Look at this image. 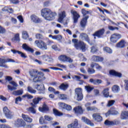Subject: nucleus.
<instances>
[{
	"instance_id": "obj_1",
	"label": "nucleus",
	"mask_w": 128,
	"mask_h": 128,
	"mask_svg": "<svg viewBox=\"0 0 128 128\" xmlns=\"http://www.w3.org/2000/svg\"><path fill=\"white\" fill-rule=\"evenodd\" d=\"M42 16L47 20H52L56 16V13L52 12V10L48 8H44L41 10Z\"/></svg>"
},
{
	"instance_id": "obj_2",
	"label": "nucleus",
	"mask_w": 128,
	"mask_h": 128,
	"mask_svg": "<svg viewBox=\"0 0 128 128\" xmlns=\"http://www.w3.org/2000/svg\"><path fill=\"white\" fill-rule=\"evenodd\" d=\"M58 16H59V17L58 18V22H60V24H63L64 26H68V22L70 20V18H67L66 20V22H64V18L66 16V12L65 11L62 12L61 13H60L58 14Z\"/></svg>"
},
{
	"instance_id": "obj_3",
	"label": "nucleus",
	"mask_w": 128,
	"mask_h": 128,
	"mask_svg": "<svg viewBox=\"0 0 128 128\" xmlns=\"http://www.w3.org/2000/svg\"><path fill=\"white\" fill-rule=\"evenodd\" d=\"M3 112L6 118L8 120H12L14 118V112L10 111L6 106L3 108Z\"/></svg>"
},
{
	"instance_id": "obj_4",
	"label": "nucleus",
	"mask_w": 128,
	"mask_h": 128,
	"mask_svg": "<svg viewBox=\"0 0 128 128\" xmlns=\"http://www.w3.org/2000/svg\"><path fill=\"white\" fill-rule=\"evenodd\" d=\"M36 44L38 48H40L42 50H48V46H46V44L42 40H36L34 42Z\"/></svg>"
},
{
	"instance_id": "obj_5",
	"label": "nucleus",
	"mask_w": 128,
	"mask_h": 128,
	"mask_svg": "<svg viewBox=\"0 0 128 128\" xmlns=\"http://www.w3.org/2000/svg\"><path fill=\"white\" fill-rule=\"evenodd\" d=\"M58 59L61 62H69L70 64H72V62H74V60L66 55L60 56L58 57Z\"/></svg>"
},
{
	"instance_id": "obj_6",
	"label": "nucleus",
	"mask_w": 128,
	"mask_h": 128,
	"mask_svg": "<svg viewBox=\"0 0 128 128\" xmlns=\"http://www.w3.org/2000/svg\"><path fill=\"white\" fill-rule=\"evenodd\" d=\"M106 30L104 28L100 29L98 31H96L94 34H92L93 36H94V38H96V36H98V38H102V36L104 34Z\"/></svg>"
},
{
	"instance_id": "obj_7",
	"label": "nucleus",
	"mask_w": 128,
	"mask_h": 128,
	"mask_svg": "<svg viewBox=\"0 0 128 128\" xmlns=\"http://www.w3.org/2000/svg\"><path fill=\"white\" fill-rule=\"evenodd\" d=\"M70 12L72 14L73 16L74 23H78V18H80V14H78V12H76V11L74 10H71Z\"/></svg>"
},
{
	"instance_id": "obj_8",
	"label": "nucleus",
	"mask_w": 128,
	"mask_h": 128,
	"mask_svg": "<svg viewBox=\"0 0 128 128\" xmlns=\"http://www.w3.org/2000/svg\"><path fill=\"white\" fill-rule=\"evenodd\" d=\"M122 38V35L117 33L112 34L110 36V40L112 42H116L120 38Z\"/></svg>"
},
{
	"instance_id": "obj_9",
	"label": "nucleus",
	"mask_w": 128,
	"mask_h": 128,
	"mask_svg": "<svg viewBox=\"0 0 128 128\" xmlns=\"http://www.w3.org/2000/svg\"><path fill=\"white\" fill-rule=\"evenodd\" d=\"M76 94L77 96V100L78 101L82 100L84 98V95H82V88H76Z\"/></svg>"
},
{
	"instance_id": "obj_10",
	"label": "nucleus",
	"mask_w": 128,
	"mask_h": 128,
	"mask_svg": "<svg viewBox=\"0 0 128 128\" xmlns=\"http://www.w3.org/2000/svg\"><path fill=\"white\" fill-rule=\"evenodd\" d=\"M29 74L32 78H34V76H44V74L42 72H39L38 70H32L30 71Z\"/></svg>"
},
{
	"instance_id": "obj_11",
	"label": "nucleus",
	"mask_w": 128,
	"mask_h": 128,
	"mask_svg": "<svg viewBox=\"0 0 128 128\" xmlns=\"http://www.w3.org/2000/svg\"><path fill=\"white\" fill-rule=\"evenodd\" d=\"M90 18L88 16H86L84 18H82L80 22V26L82 28H84L88 24V19Z\"/></svg>"
},
{
	"instance_id": "obj_12",
	"label": "nucleus",
	"mask_w": 128,
	"mask_h": 128,
	"mask_svg": "<svg viewBox=\"0 0 128 128\" xmlns=\"http://www.w3.org/2000/svg\"><path fill=\"white\" fill-rule=\"evenodd\" d=\"M46 80V78L44 76H42L39 74L34 77L33 82H42V80Z\"/></svg>"
},
{
	"instance_id": "obj_13",
	"label": "nucleus",
	"mask_w": 128,
	"mask_h": 128,
	"mask_svg": "<svg viewBox=\"0 0 128 128\" xmlns=\"http://www.w3.org/2000/svg\"><path fill=\"white\" fill-rule=\"evenodd\" d=\"M10 84H12V86H10V85H8V90H10L11 92H12V90H16V88H18V84L14 82V81H12L10 82Z\"/></svg>"
},
{
	"instance_id": "obj_14",
	"label": "nucleus",
	"mask_w": 128,
	"mask_h": 128,
	"mask_svg": "<svg viewBox=\"0 0 128 128\" xmlns=\"http://www.w3.org/2000/svg\"><path fill=\"white\" fill-rule=\"evenodd\" d=\"M14 124L16 126H26V122L22 119H18L14 122Z\"/></svg>"
},
{
	"instance_id": "obj_15",
	"label": "nucleus",
	"mask_w": 128,
	"mask_h": 128,
	"mask_svg": "<svg viewBox=\"0 0 128 128\" xmlns=\"http://www.w3.org/2000/svg\"><path fill=\"white\" fill-rule=\"evenodd\" d=\"M92 118L97 122H102V117L100 114L98 113L94 114H92Z\"/></svg>"
},
{
	"instance_id": "obj_16",
	"label": "nucleus",
	"mask_w": 128,
	"mask_h": 128,
	"mask_svg": "<svg viewBox=\"0 0 128 128\" xmlns=\"http://www.w3.org/2000/svg\"><path fill=\"white\" fill-rule=\"evenodd\" d=\"M74 111L76 114H82V108L80 106H78L74 108Z\"/></svg>"
},
{
	"instance_id": "obj_17",
	"label": "nucleus",
	"mask_w": 128,
	"mask_h": 128,
	"mask_svg": "<svg viewBox=\"0 0 128 128\" xmlns=\"http://www.w3.org/2000/svg\"><path fill=\"white\" fill-rule=\"evenodd\" d=\"M36 90H40V94H44V84H37L36 86Z\"/></svg>"
},
{
	"instance_id": "obj_18",
	"label": "nucleus",
	"mask_w": 128,
	"mask_h": 128,
	"mask_svg": "<svg viewBox=\"0 0 128 128\" xmlns=\"http://www.w3.org/2000/svg\"><path fill=\"white\" fill-rule=\"evenodd\" d=\"M78 126V120L76 119L71 124L68 126V128H77Z\"/></svg>"
},
{
	"instance_id": "obj_19",
	"label": "nucleus",
	"mask_w": 128,
	"mask_h": 128,
	"mask_svg": "<svg viewBox=\"0 0 128 128\" xmlns=\"http://www.w3.org/2000/svg\"><path fill=\"white\" fill-rule=\"evenodd\" d=\"M22 48L26 52H34V49L28 46L26 44H24L22 46Z\"/></svg>"
},
{
	"instance_id": "obj_20",
	"label": "nucleus",
	"mask_w": 128,
	"mask_h": 128,
	"mask_svg": "<svg viewBox=\"0 0 128 128\" xmlns=\"http://www.w3.org/2000/svg\"><path fill=\"white\" fill-rule=\"evenodd\" d=\"M82 120L85 124H89L91 126H94V123L92 122V121L88 119V118L82 116Z\"/></svg>"
},
{
	"instance_id": "obj_21",
	"label": "nucleus",
	"mask_w": 128,
	"mask_h": 128,
	"mask_svg": "<svg viewBox=\"0 0 128 128\" xmlns=\"http://www.w3.org/2000/svg\"><path fill=\"white\" fill-rule=\"evenodd\" d=\"M11 52L14 54H20V56L24 58H27L26 56V54L22 52H21L20 51L16 50H11Z\"/></svg>"
},
{
	"instance_id": "obj_22",
	"label": "nucleus",
	"mask_w": 128,
	"mask_h": 128,
	"mask_svg": "<svg viewBox=\"0 0 128 128\" xmlns=\"http://www.w3.org/2000/svg\"><path fill=\"white\" fill-rule=\"evenodd\" d=\"M22 118H23L25 122H32V118H30L28 116L22 114Z\"/></svg>"
},
{
	"instance_id": "obj_23",
	"label": "nucleus",
	"mask_w": 128,
	"mask_h": 128,
	"mask_svg": "<svg viewBox=\"0 0 128 128\" xmlns=\"http://www.w3.org/2000/svg\"><path fill=\"white\" fill-rule=\"evenodd\" d=\"M6 59L0 58V66L8 68V64H6Z\"/></svg>"
},
{
	"instance_id": "obj_24",
	"label": "nucleus",
	"mask_w": 128,
	"mask_h": 128,
	"mask_svg": "<svg viewBox=\"0 0 128 128\" xmlns=\"http://www.w3.org/2000/svg\"><path fill=\"white\" fill-rule=\"evenodd\" d=\"M90 82H91V84H95L96 86L97 84H102V80L100 79L94 80V78H90Z\"/></svg>"
},
{
	"instance_id": "obj_25",
	"label": "nucleus",
	"mask_w": 128,
	"mask_h": 128,
	"mask_svg": "<svg viewBox=\"0 0 128 128\" xmlns=\"http://www.w3.org/2000/svg\"><path fill=\"white\" fill-rule=\"evenodd\" d=\"M80 36L82 38V40H86L87 42L89 43L90 44H92L90 43V38L86 34L82 33L80 34Z\"/></svg>"
},
{
	"instance_id": "obj_26",
	"label": "nucleus",
	"mask_w": 128,
	"mask_h": 128,
	"mask_svg": "<svg viewBox=\"0 0 128 128\" xmlns=\"http://www.w3.org/2000/svg\"><path fill=\"white\" fill-rule=\"evenodd\" d=\"M92 60L94 62H102L104 60V58L96 56H93L92 57Z\"/></svg>"
},
{
	"instance_id": "obj_27",
	"label": "nucleus",
	"mask_w": 128,
	"mask_h": 128,
	"mask_svg": "<svg viewBox=\"0 0 128 128\" xmlns=\"http://www.w3.org/2000/svg\"><path fill=\"white\" fill-rule=\"evenodd\" d=\"M31 20L34 22H36V24H38V22H42L40 19L36 15L32 16Z\"/></svg>"
},
{
	"instance_id": "obj_28",
	"label": "nucleus",
	"mask_w": 128,
	"mask_h": 128,
	"mask_svg": "<svg viewBox=\"0 0 128 128\" xmlns=\"http://www.w3.org/2000/svg\"><path fill=\"white\" fill-rule=\"evenodd\" d=\"M110 88H106L102 92V94H103L104 98H108V96H110V92H108Z\"/></svg>"
},
{
	"instance_id": "obj_29",
	"label": "nucleus",
	"mask_w": 128,
	"mask_h": 128,
	"mask_svg": "<svg viewBox=\"0 0 128 128\" xmlns=\"http://www.w3.org/2000/svg\"><path fill=\"white\" fill-rule=\"evenodd\" d=\"M120 118L122 120L128 118V111H123L121 114Z\"/></svg>"
},
{
	"instance_id": "obj_30",
	"label": "nucleus",
	"mask_w": 128,
	"mask_h": 128,
	"mask_svg": "<svg viewBox=\"0 0 128 128\" xmlns=\"http://www.w3.org/2000/svg\"><path fill=\"white\" fill-rule=\"evenodd\" d=\"M40 112H48V107L46 104H44L42 107L39 108Z\"/></svg>"
},
{
	"instance_id": "obj_31",
	"label": "nucleus",
	"mask_w": 128,
	"mask_h": 128,
	"mask_svg": "<svg viewBox=\"0 0 128 128\" xmlns=\"http://www.w3.org/2000/svg\"><path fill=\"white\" fill-rule=\"evenodd\" d=\"M112 91L114 93L116 94L120 90V86H118V85H114L112 88Z\"/></svg>"
},
{
	"instance_id": "obj_32",
	"label": "nucleus",
	"mask_w": 128,
	"mask_h": 128,
	"mask_svg": "<svg viewBox=\"0 0 128 128\" xmlns=\"http://www.w3.org/2000/svg\"><path fill=\"white\" fill-rule=\"evenodd\" d=\"M110 74L112 76H118V78H122V74L114 70H110Z\"/></svg>"
},
{
	"instance_id": "obj_33",
	"label": "nucleus",
	"mask_w": 128,
	"mask_h": 128,
	"mask_svg": "<svg viewBox=\"0 0 128 128\" xmlns=\"http://www.w3.org/2000/svg\"><path fill=\"white\" fill-rule=\"evenodd\" d=\"M12 94H14V96H22V94H24V90L22 89L17 90L16 91H14L12 92Z\"/></svg>"
},
{
	"instance_id": "obj_34",
	"label": "nucleus",
	"mask_w": 128,
	"mask_h": 128,
	"mask_svg": "<svg viewBox=\"0 0 128 128\" xmlns=\"http://www.w3.org/2000/svg\"><path fill=\"white\" fill-rule=\"evenodd\" d=\"M2 12H9L10 14H12L14 12V10L8 6H5L4 8H2Z\"/></svg>"
},
{
	"instance_id": "obj_35",
	"label": "nucleus",
	"mask_w": 128,
	"mask_h": 128,
	"mask_svg": "<svg viewBox=\"0 0 128 128\" xmlns=\"http://www.w3.org/2000/svg\"><path fill=\"white\" fill-rule=\"evenodd\" d=\"M68 88V85L64 84H62L59 86V88H60V90H66Z\"/></svg>"
},
{
	"instance_id": "obj_36",
	"label": "nucleus",
	"mask_w": 128,
	"mask_h": 128,
	"mask_svg": "<svg viewBox=\"0 0 128 128\" xmlns=\"http://www.w3.org/2000/svg\"><path fill=\"white\" fill-rule=\"evenodd\" d=\"M28 34L26 31H22V38L24 40H28L29 38Z\"/></svg>"
},
{
	"instance_id": "obj_37",
	"label": "nucleus",
	"mask_w": 128,
	"mask_h": 128,
	"mask_svg": "<svg viewBox=\"0 0 128 128\" xmlns=\"http://www.w3.org/2000/svg\"><path fill=\"white\" fill-rule=\"evenodd\" d=\"M117 48H124V40H122L116 44Z\"/></svg>"
},
{
	"instance_id": "obj_38",
	"label": "nucleus",
	"mask_w": 128,
	"mask_h": 128,
	"mask_svg": "<svg viewBox=\"0 0 128 128\" xmlns=\"http://www.w3.org/2000/svg\"><path fill=\"white\" fill-rule=\"evenodd\" d=\"M53 112L56 116H62V113L58 112V110L56 108L53 109Z\"/></svg>"
},
{
	"instance_id": "obj_39",
	"label": "nucleus",
	"mask_w": 128,
	"mask_h": 128,
	"mask_svg": "<svg viewBox=\"0 0 128 128\" xmlns=\"http://www.w3.org/2000/svg\"><path fill=\"white\" fill-rule=\"evenodd\" d=\"M27 90L28 92H30V94H36V90H34L30 86H28L27 87Z\"/></svg>"
},
{
	"instance_id": "obj_40",
	"label": "nucleus",
	"mask_w": 128,
	"mask_h": 128,
	"mask_svg": "<svg viewBox=\"0 0 128 128\" xmlns=\"http://www.w3.org/2000/svg\"><path fill=\"white\" fill-rule=\"evenodd\" d=\"M42 100V98L38 97L33 100V102L34 104H38Z\"/></svg>"
},
{
	"instance_id": "obj_41",
	"label": "nucleus",
	"mask_w": 128,
	"mask_h": 128,
	"mask_svg": "<svg viewBox=\"0 0 128 128\" xmlns=\"http://www.w3.org/2000/svg\"><path fill=\"white\" fill-rule=\"evenodd\" d=\"M48 90H49V92H54V94H60V92L56 91V89H54L52 87H49L48 88Z\"/></svg>"
},
{
	"instance_id": "obj_42",
	"label": "nucleus",
	"mask_w": 128,
	"mask_h": 128,
	"mask_svg": "<svg viewBox=\"0 0 128 128\" xmlns=\"http://www.w3.org/2000/svg\"><path fill=\"white\" fill-rule=\"evenodd\" d=\"M103 50L105 52H108V54H112V50L108 47H104Z\"/></svg>"
},
{
	"instance_id": "obj_43",
	"label": "nucleus",
	"mask_w": 128,
	"mask_h": 128,
	"mask_svg": "<svg viewBox=\"0 0 128 128\" xmlns=\"http://www.w3.org/2000/svg\"><path fill=\"white\" fill-rule=\"evenodd\" d=\"M12 42H20V34H16L14 35V38H12Z\"/></svg>"
},
{
	"instance_id": "obj_44",
	"label": "nucleus",
	"mask_w": 128,
	"mask_h": 128,
	"mask_svg": "<svg viewBox=\"0 0 128 128\" xmlns=\"http://www.w3.org/2000/svg\"><path fill=\"white\" fill-rule=\"evenodd\" d=\"M62 35L54 36L52 40H62Z\"/></svg>"
},
{
	"instance_id": "obj_45",
	"label": "nucleus",
	"mask_w": 128,
	"mask_h": 128,
	"mask_svg": "<svg viewBox=\"0 0 128 128\" xmlns=\"http://www.w3.org/2000/svg\"><path fill=\"white\" fill-rule=\"evenodd\" d=\"M83 42H80L77 43L74 45V46L76 50H80V48L82 45V44Z\"/></svg>"
},
{
	"instance_id": "obj_46",
	"label": "nucleus",
	"mask_w": 128,
	"mask_h": 128,
	"mask_svg": "<svg viewBox=\"0 0 128 128\" xmlns=\"http://www.w3.org/2000/svg\"><path fill=\"white\" fill-rule=\"evenodd\" d=\"M36 38H37V40H44V37L40 34H36Z\"/></svg>"
},
{
	"instance_id": "obj_47",
	"label": "nucleus",
	"mask_w": 128,
	"mask_h": 128,
	"mask_svg": "<svg viewBox=\"0 0 128 128\" xmlns=\"http://www.w3.org/2000/svg\"><path fill=\"white\" fill-rule=\"evenodd\" d=\"M104 124H106V126H114V123L112 121L106 120L104 122Z\"/></svg>"
},
{
	"instance_id": "obj_48",
	"label": "nucleus",
	"mask_w": 128,
	"mask_h": 128,
	"mask_svg": "<svg viewBox=\"0 0 128 128\" xmlns=\"http://www.w3.org/2000/svg\"><path fill=\"white\" fill-rule=\"evenodd\" d=\"M85 90H87L88 92H90L92 90H94V88L90 86H85Z\"/></svg>"
},
{
	"instance_id": "obj_49",
	"label": "nucleus",
	"mask_w": 128,
	"mask_h": 128,
	"mask_svg": "<svg viewBox=\"0 0 128 128\" xmlns=\"http://www.w3.org/2000/svg\"><path fill=\"white\" fill-rule=\"evenodd\" d=\"M28 112H31L32 114H36V110L33 107H30L27 108Z\"/></svg>"
},
{
	"instance_id": "obj_50",
	"label": "nucleus",
	"mask_w": 128,
	"mask_h": 128,
	"mask_svg": "<svg viewBox=\"0 0 128 128\" xmlns=\"http://www.w3.org/2000/svg\"><path fill=\"white\" fill-rule=\"evenodd\" d=\"M88 72L89 74H94L96 72V70L92 68H88Z\"/></svg>"
},
{
	"instance_id": "obj_51",
	"label": "nucleus",
	"mask_w": 128,
	"mask_h": 128,
	"mask_svg": "<svg viewBox=\"0 0 128 128\" xmlns=\"http://www.w3.org/2000/svg\"><path fill=\"white\" fill-rule=\"evenodd\" d=\"M111 114H112L113 116H116L118 114V112L116 110L114 109H111Z\"/></svg>"
},
{
	"instance_id": "obj_52",
	"label": "nucleus",
	"mask_w": 128,
	"mask_h": 128,
	"mask_svg": "<svg viewBox=\"0 0 128 128\" xmlns=\"http://www.w3.org/2000/svg\"><path fill=\"white\" fill-rule=\"evenodd\" d=\"M98 52V48L96 46H93L91 48V52L94 54V52Z\"/></svg>"
},
{
	"instance_id": "obj_53",
	"label": "nucleus",
	"mask_w": 128,
	"mask_h": 128,
	"mask_svg": "<svg viewBox=\"0 0 128 128\" xmlns=\"http://www.w3.org/2000/svg\"><path fill=\"white\" fill-rule=\"evenodd\" d=\"M114 102H116V101H114V100H109L108 102L107 106H113V104H114Z\"/></svg>"
},
{
	"instance_id": "obj_54",
	"label": "nucleus",
	"mask_w": 128,
	"mask_h": 128,
	"mask_svg": "<svg viewBox=\"0 0 128 128\" xmlns=\"http://www.w3.org/2000/svg\"><path fill=\"white\" fill-rule=\"evenodd\" d=\"M44 119L46 120H48V122H50V120H52V117L50 116H48V115H46L44 116Z\"/></svg>"
},
{
	"instance_id": "obj_55",
	"label": "nucleus",
	"mask_w": 128,
	"mask_h": 128,
	"mask_svg": "<svg viewBox=\"0 0 128 128\" xmlns=\"http://www.w3.org/2000/svg\"><path fill=\"white\" fill-rule=\"evenodd\" d=\"M86 110L88 112H90V110H98V108L94 106H88L86 108Z\"/></svg>"
},
{
	"instance_id": "obj_56",
	"label": "nucleus",
	"mask_w": 128,
	"mask_h": 128,
	"mask_svg": "<svg viewBox=\"0 0 128 128\" xmlns=\"http://www.w3.org/2000/svg\"><path fill=\"white\" fill-rule=\"evenodd\" d=\"M6 28H4L2 26H0V34H6Z\"/></svg>"
},
{
	"instance_id": "obj_57",
	"label": "nucleus",
	"mask_w": 128,
	"mask_h": 128,
	"mask_svg": "<svg viewBox=\"0 0 128 128\" xmlns=\"http://www.w3.org/2000/svg\"><path fill=\"white\" fill-rule=\"evenodd\" d=\"M108 30H118V28L114 27L112 26H108Z\"/></svg>"
},
{
	"instance_id": "obj_58",
	"label": "nucleus",
	"mask_w": 128,
	"mask_h": 128,
	"mask_svg": "<svg viewBox=\"0 0 128 128\" xmlns=\"http://www.w3.org/2000/svg\"><path fill=\"white\" fill-rule=\"evenodd\" d=\"M22 98H34V96L29 94H26L25 95H23L22 96Z\"/></svg>"
},
{
	"instance_id": "obj_59",
	"label": "nucleus",
	"mask_w": 128,
	"mask_h": 128,
	"mask_svg": "<svg viewBox=\"0 0 128 128\" xmlns=\"http://www.w3.org/2000/svg\"><path fill=\"white\" fill-rule=\"evenodd\" d=\"M52 50H58L59 52L60 50V49L58 48V46H56V44L52 45Z\"/></svg>"
},
{
	"instance_id": "obj_60",
	"label": "nucleus",
	"mask_w": 128,
	"mask_h": 128,
	"mask_svg": "<svg viewBox=\"0 0 128 128\" xmlns=\"http://www.w3.org/2000/svg\"><path fill=\"white\" fill-rule=\"evenodd\" d=\"M58 104H59V106H60V108H65L66 106V104L64 102H59Z\"/></svg>"
},
{
	"instance_id": "obj_61",
	"label": "nucleus",
	"mask_w": 128,
	"mask_h": 128,
	"mask_svg": "<svg viewBox=\"0 0 128 128\" xmlns=\"http://www.w3.org/2000/svg\"><path fill=\"white\" fill-rule=\"evenodd\" d=\"M39 122L40 124H44V116H41L40 118Z\"/></svg>"
},
{
	"instance_id": "obj_62",
	"label": "nucleus",
	"mask_w": 128,
	"mask_h": 128,
	"mask_svg": "<svg viewBox=\"0 0 128 128\" xmlns=\"http://www.w3.org/2000/svg\"><path fill=\"white\" fill-rule=\"evenodd\" d=\"M80 48L82 52H86V44L84 42Z\"/></svg>"
},
{
	"instance_id": "obj_63",
	"label": "nucleus",
	"mask_w": 128,
	"mask_h": 128,
	"mask_svg": "<svg viewBox=\"0 0 128 128\" xmlns=\"http://www.w3.org/2000/svg\"><path fill=\"white\" fill-rule=\"evenodd\" d=\"M82 12L84 16H86V14H88V10H86L84 9L82 10Z\"/></svg>"
},
{
	"instance_id": "obj_64",
	"label": "nucleus",
	"mask_w": 128,
	"mask_h": 128,
	"mask_svg": "<svg viewBox=\"0 0 128 128\" xmlns=\"http://www.w3.org/2000/svg\"><path fill=\"white\" fill-rule=\"evenodd\" d=\"M65 109L67 110H72V106L66 104Z\"/></svg>"
}]
</instances>
